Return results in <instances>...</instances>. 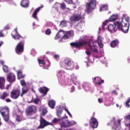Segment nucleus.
Here are the masks:
<instances>
[{
    "mask_svg": "<svg viewBox=\"0 0 130 130\" xmlns=\"http://www.w3.org/2000/svg\"><path fill=\"white\" fill-rule=\"evenodd\" d=\"M128 18H122L121 21L120 22L116 21L114 25L110 24L108 26V30L110 31L115 32L117 29L120 30L124 33H127L129 29V23Z\"/></svg>",
    "mask_w": 130,
    "mask_h": 130,
    "instance_id": "1",
    "label": "nucleus"
},
{
    "mask_svg": "<svg viewBox=\"0 0 130 130\" xmlns=\"http://www.w3.org/2000/svg\"><path fill=\"white\" fill-rule=\"evenodd\" d=\"M0 112L4 121L6 122H8L10 118L9 108L7 106L2 107L0 109Z\"/></svg>",
    "mask_w": 130,
    "mask_h": 130,
    "instance_id": "2",
    "label": "nucleus"
},
{
    "mask_svg": "<svg viewBox=\"0 0 130 130\" xmlns=\"http://www.w3.org/2000/svg\"><path fill=\"white\" fill-rule=\"evenodd\" d=\"M121 120H118L116 121L115 117H113L110 121V122L107 124L108 126H113L112 129L114 130H117L118 127L120 125Z\"/></svg>",
    "mask_w": 130,
    "mask_h": 130,
    "instance_id": "3",
    "label": "nucleus"
},
{
    "mask_svg": "<svg viewBox=\"0 0 130 130\" xmlns=\"http://www.w3.org/2000/svg\"><path fill=\"white\" fill-rule=\"evenodd\" d=\"M25 41L22 40L17 44L15 48L16 53L19 55H21L24 52Z\"/></svg>",
    "mask_w": 130,
    "mask_h": 130,
    "instance_id": "4",
    "label": "nucleus"
},
{
    "mask_svg": "<svg viewBox=\"0 0 130 130\" xmlns=\"http://www.w3.org/2000/svg\"><path fill=\"white\" fill-rule=\"evenodd\" d=\"M39 122L40 124L37 127V130L43 129L47 125L52 124L51 123L47 121L41 116L40 117Z\"/></svg>",
    "mask_w": 130,
    "mask_h": 130,
    "instance_id": "5",
    "label": "nucleus"
},
{
    "mask_svg": "<svg viewBox=\"0 0 130 130\" xmlns=\"http://www.w3.org/2000/svg\"><path fill=\"white\" fill-rule=\"evenodd\" d=\"M96 5V0H92L90 2L86 4V7L87 8V12L89 13L91 11V10L94 9Z\"/></svg>",
    "mask_w": 130,
    "mask_h": 130,
    "instance_id": "6",
    "label": "nucleus"
},
{
    "mask_svg": "<svg viewBox=\"0 0 130 130\" xmlns=\"http://www.w3.org/2000/svg\"><path fill=\"white\" fill-rule=\"evenodd\" d=\"M37 107L33 105L28 106L26 111V114L27 116H31L35 113L36 111Z\"/></svg>",
    "mask_w": 130,
    "mask_h": 130,
    "instance_id": "7",
    "label": "nucleus"
},
{
    "mask_svg": "<svg viewBox=\"0 0 130 130\" xmlns=\"http://www.w3.org/2000/svg\"><path fill=\"white\" fill-rule=\"evenodd\" d=\"M20 92V90L18 89H13L11 92V97L14 99H16L19 97Z\"/></svg>",
    "mask_w": 130,
    "mask_h": 130,
    "instance_id": "8",
    "label": "nucleus"
},
{
    "mask_svg": "<svg viewBox=\"0 0 130 130\" xmlns=\"http://www.w3.org/2000/svg\"><path fill=\"white\" fill-rule=\"evenodd\" d=\"M87 43L86 42H81L78 41L77 42H73L70 43V45L76 48H80L83 47L84 45L86 44Z\"/></svg>",
    "mask_w": 130,
    "mask_h": 130,
    "instance_id": "9",
    "label": "nucleus"
},
{
    "mask_svg": "<svg viewBox=\"0 0 130 130\" xmlns=\"http://www.w3.org/2000/svg\"><path fill=\"white\" fill-rule=\"evenodd\" d=\"M82 18V17L79 14H74L71 16L70 18L71 21L76 22L79 21Z\"/></svg>",
    "mask_w": 130,
    "mask_h": 130,
    "instance_id": "10",
    "label": "nucleus"
},
{
    "mask_svg": "<svg viewBox=\"0 0 130 130\" xmlns=\"http://www.w3.org/2000/svg\"><path fill=\"white\" fill-rule=\"evenodd\" d=\"M64 64L66 67H67L68 70H72L74 67L73 63H72L71 60L68 59H64Z\"/></svg>",
    "mask_w": 130,
    "mask_h": 130,
    "instance_id": "11",
    "label": "nucleus"
},
{
    "mask_svg": "<svg viewBox=\"0 0 130 130\" xmlns=\"http://www.w3.org/2000/svg\"><path fill=\"white\" fill-rule=\"evenodd\" d=\"M7 79L8 82L10 83L11 84L15 82L16 80L15 74L12 73L8 74L7 75Z\"/></svg>",
    "mask_w": 130,
    "mask_h": 130,
    "instance_id": "12",
    "label": "nucleus"
},
{
    "mask_svg": "<svg viewBox=\"0 0 130 130\" xmlns=\"http://www.w3.org/2000/svg\"><path fill=\"white\" fill-rule=\"evenodd\" d=\"M89 123L91 127L93 128H96L98 126V122L96 119L92 117L90 120Z\"/></svg>",
    "mask_w": 130,
    "mask_h": 130,
    "instance_id": "13",
    "label": "nucleus"
},
{
    "mask_svg": "<svg viewBox=\"0 0 130 130\" xmlns=\"http://www.w3.org/2000/svg\"><path fill=\"white\" fill-rule=\"evenodd\" d=\"M15 116L16 117V120L18 122H20L23 120V115L22 113L19 112L17 113L14 115V116Z\"/></svg>",
    "mask_w": 130,
    "mask_h": 130,
    "instance_id": "14",
    "label": "nucleus"
},
{
    "mask_svg": "<svg viewBox=\"0 0 130 130\" xmlns=\"http://www.w3.org/2000/svg\"><path fill=\"white\" fill-rule=\"evenodd\" d=\"M49 90V89L45 87H40L39 89V91L41 93H43L44 95H46Z\"/></svg>",
    "mask_w": 130,
    "mask_h": 130,
    "instance_id": "15",
    "label": "nucleus"
},
{
    "mask_svg": "<svg viewBox=\"0 0 130 130\" xmlns=\"http://www.w3.org/2000/svg\"><path fill=\"white\" fill-rule=\"evenodd\" d=\"M119 40L116 39L111 42L110 43V46L113 48L115 47L119 44Z\"/></svg>",
    "mask_w": 130,
    "mask_h": 130,
    "instance_id": "16",
    "label": "nucleus"
},
{
    "mask_svg": "<svg viewBox=\"0 0 130 130\" xmlns=\"http://www.w3.org/2000/svg\"><path fill=\"white\" fill-rule=\"evenodd\" d=\"M29 0H23L21 2V6L24 8H27L29 5Z\"/></svg>",
    "mask_w": 130,
    "mask_h": 130,
    "instance_id": "17",
    "label": "nucleus"
},
{
    "mask_svg": "<svg viewBox=\"0 0 130 130\" xmlns=\"http://www.w3.org/2000/svg\"><path fill=\"white\" fill-rule=\"evenodd\" d=\"M63 110V108L60 106L58 107L57 108V115L58 117H60L61 118L60 116L62 113Z\"/></svg>",
    "mask_w": 130,
    "mask_h": 130,
    "instance_id": "18",
    "label": "nucleus"
},
{
    "mask_svg": "<svg viewBox=\"0 0 130 130\" xmlns=\"http://www.w3.org/2000/svg\"><path fill=\"white\" fill-rule=\"evenodd\" d=\"M5 80L4 78L0 77V88L1 89H4V85Z\"/></svg>",
    "mask_w": 130,
    "mask_h": 130,
    "instance_id": "19",
    "label": "nucleus"
},
{
    "mask_svg": "<svg viewBox=\"0 0 130 130\" xmlns=\"http://www.w3.org/2000/svg\"><path fill=\"white\" fill-rule=\"evenodd\" d=\"M124 118L128 122L125 124V125L130 130V114L124 117Z\"/></svg>",
    "mask_w": 130,
    "mask_h": 130,
    "instance_id": "20",
    "label": "nucleus"
},
{
    "mask_svg": "<svg viewBox=\"0 0 130 130\" xmlns=\"http://www.w3.org/2000/svg\"><path fill=\"white\" fill-rule=\"evenodd\" d=\"M42 7H39L36 9L33 12L32 16L34 18L36 19H37V16L38 12L40 10Z\"/></svg>",
    "mask_w": 130,
    "mask_h": 130,
    "instance_id": "21",
    "label": "nucleus"
},
{
    "mask_svg": "<svg viewBox=\"0 0 130 130\" xmlns=\"http://www.w3.org/2000/svg\"><path fill=\"white\" fill-rule=\"evenodd\" d=\"M48 105L52 109H53L54 108L55 105V101L53 100H50L48 102Z\"/></svg>",
    "mask_w": 130,
    "mask_h": 130,
    "instance_id": "22",
    "label": "nucleus"
},
{
    "mask_svg": "<svg viewBox=\"0 0 130 130\" xmlns=\"http://www.w3.org/2000/svg\"><path fill=\"white\" fill-rule=\"evenodd\" d=\"M14 32H13L11 34L12 37L15 39L16 40H18L20 38H23L19 34H14L13 33Z\"/></svg>",
    "mask_w": 130,
    "mask_h": 130,
    "instance_id": "23",
    "label": "nucleus"
},
{
    "mask_svg": "<svg viewBox=\"0 0 130 130\" xmlns=\"http://www.w3.org/2000/svg\"><path fill=\"white\" fill-rule=\"evenodd\" d=\"M98 47L96 45H94L93 46H92L91 47L89 48V50L92 52L98 53Z\"/></svg>",
    "mask_w": 130,
    "mask_h": 130,
    "instance_id": "24",
    "label": "nucleus"
},
{
    "mask_svg": "<svg viewBox=\"0 0 130 130\" xmlns=\"http://www.w3.org/2000/svg\"><path fill=\"white\" fill-rule=\"evenodd\" d=\"M22 88V92L21 95V97L22 96L23 94L26 93L28 90V88L27 86L26 85L24 86Z\"/></svg>",
    "mask_w": 130,
    "mask_h": 130,
    "instance_id": "25",
    "label": "nucleus"
},
{
    "mask_svg": "<svg viewBox=\"0 0 130 130\" xmlns=\"http://www.w3.org/2000/svg\"><path fill=\"white\" fill-rule=\"evenodd\" d=\"M108 9V5H103L100 7V10L101 11H106Z\"/></svg>",
    "mask_w": 130,
    "mask_h": 130,
    "instance_id": "26",
    "label": "nucleus"
},
{
    "mask_svg": "<svg viewBox=\"0 0 130 130\" xmlns=\"http://www.w3.org/2000/svg\"><path fill=\"white\" fill-rule=\"evenodd\" d=\"M9 95V93L6 92H4L0 97V98L2 100H4Z\"/></svg>",
    "mask_w": 130,
    "mask_h": 130,
    "instance_id": "27",
    "label": "nucleus"
},
{
    "mask_svg": "<svg viewBox=\"0 0 130 130\" xmlns=\"http://www.w3.org/2000/svg\"><path fill=\"white\" fill-rule=\"evenodd\" d=\"M25 75H23L22 74V72L21 71H18L17 73V77L18 79L23 78Z\"/></svg>",
    "mask_w": 130,
    "mask_h": 130,
    "instance_id": "28",
    "label": "nucleus"
},
{
    "mask_svg": "<svg viewBox=\"0 0 130 130\" xmlns=\"http://www.w3.org/2000/svg\"><path fill=\"white\" fill-rule=\"evenodd\" d=\"M117 15L113 14L109 18V19L110 21H114L117 19Z\"/></svg>",
    "mask_w": 130,
    "mask_h": 130,
    "instance_id": "29",
    "label": "nucleus"
},
{
    "mask_svg": "<svg viewBox=\"0 0 130 130\" xmlns=\"http://www.w3.org/2000/svg\"><path fill=\"white\" fill-rule=\"evenodd\" d=\"M60 123V125L62 127H68L67 123V120L65 121H62Z\"/></svg>",
    "mask_w": 130,
    "mask_h": 130,
    "instance_id": "30",
    "label": "nucleus"
},
{
    "mask_svg": "<svg viewBox=\"0 0 130 130\" xmlns=\"http://www.w3.org/2000/svg\"><path fill=\"white\" fill-rule=\"evenodd\" d=\"M62 31L63 32L64 31L61 29L59 30L57 34L56 35V36L54 38V39L55 40L57 39L58 38H61V35H60L59 36H58V35H59V34Z\"/></svg>",
    "mask_w": 130,
    "mask_h": 130,
    "instance_id": "31",
    "label": "nucleus"
},
{
    "mask_svg": "<svg viewBox=\"0 0 130 130\" xmlns=\"http://www.w3.org/2000/svg\"><path fill=\"white\" fill-rule=\"evenodd\" d=\"M95 43H94V42H93L92 40H90L89 41L88 44L89 47V48H90L92 46H93L95 45Z\"/></svg>",
    "mask_w": 130,
    "mask_h": 130,
    "instance_id": "32",
    "label": "nucleus"
},
{
    "mask_svg": "<svg viewBox=\"0 0 130 130\" xmlns=\"http://www.w3.org/2000/svg\"><path fill=\"white\" fill-rule=\"evenodd\" d=\"M67 24L66 22L64 20H63L61 21L60 25L62 26V27H64L66 26V24Z\"/></svg>",
    "mask_w": 130,
    "mask_h": 130,
    "instance_id": "33",
    "label": "nucleus"
},
{
    "mask_svg": "<svg viewBox=\"0 0 130 130\" xmlns=\"http://www.w3.org/2000/svg\"><path fill=\"white\" fill-rule=\"evenodd\" d=\"M130 102V98H128V100L125 103V106L127 108L130 107V104L129 103Z\"/></svg>",
    "mask_w": 130,
    "mask_h": 130,
    "instance_id": "34",
    "label": "nucleus"
},
{
    "mask_svg": "<svg viewBox=\"0 0 130 130\" xmlns=\"http://www.w3.org/2000/svg\"><path fill=\"white\" fill-rule=\"evenodd\" d=\"M47 112V109L45 108L42 109V112L41 113V115L43 116H45Z\"/></svg>",
    "mask_w": 130,
    "mask_h": 130,
    "instance_id": "35",
    "label": "nucleus"
},
{
    "mask_svg": "<svg viewBox=\"0 0 130 130\" xmlns=\"http://www.w3.org/2000/svg\"><path fill=\"white\" fill-rule=\"evenodd\" d=\"M38 63L40 64V66H42L40 65V64L43 65L45 64V63L44 62V60H42L40 59H38Z\"/></svg>",
    "mask_w": 130,
    "mask_h": 130,
    "instance_id": "36",
    "label": "nucleus"
},
{
    "mask_svg": "<svg viewBox=\"0 0 130 130\" xmlns=\"http://www.w3.org/2000/svg\"><path fill=\"white\" fill-rule=\"evenodd\" d=\"M3 69L4 71L5 72H7L8 71V67L5 65H4L3 67Z\"/></svg>",
    "mask_w": 130,
    "mask_h": 130,
    "instance_id": "37",
    "label": "nucleus"
},
{
    "mask_svg": "<svg viewBox=\"0 0 130 130\" xmlns=\"http://www.w3.org/2000/svg\"><path fill=\"white\" fill-rule=\"evenodd\" d=\"M65 1L68 4H75V3L73 2V0H65Z\"/></svg>",
    "mask_w": 130,
    "mask_h": 130,
    "instance_id": "38",
    "label": "nucleus"
},
{
    "mask_svg": "<svg viewBox=\"0 0 130 130\" xmlns=\"http://www.w3.org/2000/svg\"><path fill=\"white\" fill-rule=\"evenodd\" d=\"M60 8L61 9H64L66 8V5L64 3H63L62 4H60Z\"/></svg>",
    "mask_w": 130,
    "mask_h": 130,
    "instance_id": "39",
    "label": "nucleus"
},
{
    "mask_svg": "<svg viewBox=\"0 0 130 130\" xmlns=\"http://www.w3.org/2000/svg\"><path fill=\"white\" fill-rule=\"evenodd\" d=\"M45 34L47 35H50L51 34V31L50 29H47L45 31Z\"/></svg>",
    "mask_w": 130,
    "mask_h": 130,
    "instance_id": "40",
    "label": "nucleus"
},
{
    "mask_svg": "<svg viewBox=\"0 0 130 130\" xmlns=\"http://www.w3.org/2000/svg\"><path fill=\"white\" fill-rule=\"evenodd\" d=\"M40 101V99H39L38 98H36L34 99L33 102L35 104H38Z\"/></svg>",
    "mask_w": 130,
    "mask_h": 130,
    "instance_id": "41",
    "label": "nucleus"
},
{
    "mask_svg": "<svg viewBox=\"0 0 130 130\" xmlns=\"http://www.w3.org/2000/svg\"><path fill=\"white\" fill-rule=\"evenodd\" d=\"M69 37L67 35V34H65L62 37V38L60 40V41H61L62 39L65 40L69 38Z\"/></svg>",
    "mask_w": 130,
    "mask_h": 130,
    "instance_id": "42",
    "label": "nucleus"
},
{
    "mask_svg": "<svg viewBox=\"0 0 130 130\" xmlns=\"http://www.w3.org/2000/svg\"><path fill=\"white\" fill-rule=\"evenodd\" d=\"M72 31L71 30L66 31V34L69 37L71 36L72 35Z\"/></svg>",
    "mask_w": 130,
    "mask_h": 130,
    "instance_id": "43",
    "label": "nucleus"
},
{
    "mask_svg": "<svg viewBox=\"0 0 130 130\" xmlns=\"http://www.w3.org/2000/svg\"><path fill=\"white\" fill-rule=\"evenodd\" d=\"M67 120V123L68 124V127L72 126L74 125L73 123L72 122L68 120Z\"/></svg>",
    "mask_w": 130,
    "mask_h": 130,
    "instance_id": "44",
    "label": "nucleus"
},
{
    "mask_svg": "<svg viewBox=\"0 0 130 130\" xmlns=\"http://www.w3.org/2000/svg\"><path fill=\"white\" fill-rule=\"evenodd\" d=\"M20 83L21 85L23 86L26 85V83L24 80H21L20 81Z\"/></svg>",
    "mask_w": 130,
    "mask_h": 130,
    "instance_id": "45",
    "label": "nucleus"
},
{
    "mask_svg": "<svg viewBox=\"0 0 130 130\" xmlns=\"http://www.w3.org/2000/svg\"><path fill=\"white\" fill-rule=\"evenodd\" d=\"M97 40L98 43H102V41L101 39V36H98Z\"/></svg>",
    "mask_w": 130,
    "mask_h": 130,
    "instance_id": "46",
    "label": "nucleus"
},
{
    "mask_svg": "<svg viewBox=\"0 0 130 130\" xmlns=\"http://www.w3.org/2000/svg\"><path fill=\"white\" fill-rule=\"evenodd\" d=\"M60 120V119L57 118H55L52 121V123H56L59 121Z\"/></svg>",
    "mask_w": 130,
    "mask_h": 130,
    "instance_id": "47",
    "label": "nucleus"
},
{
    "mask_svg": "<svg viewBox=\"0 0 130 130\" xmlns=\"http://www.w3.org/2000/svg\"><path fill=\"white\" fill-rule=\"evenodd\" d=\"M107 25V23L106 22H104L103 23V25L102 26V29L103 30H104L105 28H104V26L106 25Z\"/></svg>",
    "mask_w": 130,
    "mask_h": 130,
    "instance_id": "48",
    "label": "nucleus"
},
{
    "mask_svg": "<svg viewBox=\"0 0 130 130\" xmlns=\"http://www.w3.org/2000/svg\"><path fill=\"white\" fill-rule=\"evenodd\" d=\"M54 57L56 59H59V55L56 54H55L54 55Z\"/></svg>",
    "mask_w": 130,
    "mask_h": 130,
    "instance_id": "49",
    "label": "nucleus"
},
{
    "mask_svg": "<svg viewBox=\"0 0 130 130\" xmlns=\"http://www.w3.org/2000/svg\"><path fill=\"white\" fill-rule=\"evenodd\" d=\"M70 89L71 90H70V91L71 92H73L75 90V87L74 86H72L71 87Z\"/></svg>",
    "mask_w": 130,
    "mask_h": 130,
    "instance_id": "50",
    "label": "nucleus"
},
{
    "mask_svg": "<svg viewBox=\"0 0 130 130\" xmlns=\"http://www.w3.org/2000/svg\"><path fill=\"white\" fill-rule=\"evenodd\" d=\"M104 81L103 80H101V82H98V81H96V83L97 84L101 85L102 83H103L104 82Z\"/></svg>",
    "mask_w": 130,
    "mask_h": 130,
    "instance_id": "51",
    "label": "nucleus"
},
{
    "mask_svg": "<svg viewBox=\"0 0 130 130\" xmlns=\"http://www.w3.org/2000/svg\"><path fill=\"white\" fill-rule=\"evenodd\" d=\"M86 53L87 55H90L91 54V53L90 51L88 50H87L86 51Z\"/></svg>",
    "mask_w": 130,
    "mask_h": 130,
    "instance_id": "52",
    "label": "nucleus"
},
{
    "mask_svg": "<svg viewBox=\"0 0 130 130\" xmlns=\"http://www.w3.org/2000/svg\"><path fill=\"white\" fill-rule=\"evenodd\" d=\"M98 44L99 47L101 48H102L103 47V45L102 44V43H98Z\"/></svg>",
    "mask_w": 130,
    "mask_h": 130,
    "instance_id": "53",
    "label": "nucleus"
},
{
    "mask_svg": "<svg viewBox=\"0 0 130 130\" xmlns=\"http://www.w3.org/2000/svg\"><path fill=\"white\" fill-rule=\"evenodd\" d=\"M17 28H15L14 29V31H13V32H14V33H13L14 34H18L19 33L18 32V31L17 30Z\"/></svg>",
    "mask_w": 130,
    "mask_h": 130,
    "instance_id": "54",
    "label": "nucleus"
},
{
    "mask_svg": "<svg viewBox=\"0 0 130 130\" xmlns=\"http://www.w3.org/2000/svg\"><path fill=\"white\" fill-rule=\"evenodd\" d=\"M10 28L9 26L8 25H7L5 26L4 29L5 30H8Z\"/></svg>",
    "mask_w": 130,
    "mask_h": 130,
    "instance_id": "55",
    "label": "nucleus"
},
{
    "mask_svg": "<svg viewBox=\"0 0 130 130\" xmlns=\"http://www.w3.org/2000/svg\"><path fill=\"white\" fill-rule=\"evenodd\" d=\"M5 101L7 102H11V100L9 98H8L5 100Z\"/></svg>",
    "mask_w": 130,
    "mask_h": 130,
    "instance_id": "56",
    "label": "nucleus"
},
{
    "mask_svg": "<svg viewBox=\"0 0 130 130\" xmlns=\"http://www.w3.org/2000/svg\"><path fill=\"white\" fill-rule=\"evenodd\" d=\"M112 94H115L116 95L117 94V93L115 90H113L112 91Z\"/></svg>",
    "mask_w": 130,
    "mask_h": 130,
    "instance_id": "57",
    "label": "nucleus"
},
{
    "mask_svg": "<svg viewBox=\"0 0 130 130\" xmlns=\"http://www.w3.org/2000/svg\"><path fill=\"white\" fill-rule=\"evenodd\" d=\"M98 101L100 103H102L103 102V101L102 100V99H101L100 98H99L98 99Z\"/></svg>",
    "mask_w": 130,
    "mask_h": 130,
    "instance_id": "58",
    "label": "nucleus"
},
{
    "mask_svg": "<svg viewBox=\"0 0 130 130\" xmlns=\"http://www.w3.org/2000/svg\"><path fill=\"white\" fill-rule=\"evenodd\" d=\"M10 85H7V86L6 88V89L7 90L8 89H9V87L10 86Z\"/></svg>",
    "mask_w": 130,
    "mask_h": 130,
    "instance_id": "59",
    "label": "nucleus"
},
{
    "mask_svg": "<svg viewBox=\"0 0 130 130\" xmlns=\"http://www.w3.org/2000/svg\"><path fill=\"white\" fill-rule=\"evenodd\" d=\"M4 36V35L2 32H0V37H3Z\"/></svg>",
    "mask_w": 130,
    "mask_h": 130,
    "instance_id": "60",
    "label": "nucleus"
},
{
    "mask_svg": "<svg viewBox=\"0 0 130 130\" xmlns=\"http://www.w3.org/2000/svg\"><path fill=\"white\" fill-rule=\"evenodd\" d=\"M68 114L72 118V116L71 114L69 112L68 113Z\"/></svg>",
    "mask_w": 130,
    "mask_h": 130,
    "instance_id": "61",
    "label": "nucleus"
},
{
    "mask_svg": "<svg viewBox=\"0 0 130 130\" xmlns=\"http://www.w3.org/2000/svg\"><path fill=\"white\" fill-rule=\"evenodd\" d=\"M0 63L2 65H3L4 63V62L3 61H0Z\"/></svg>",
    "mask_w": 130,
    "mask_h": 130,
    "instance_id": "62",
    "label": "nucleus"
},
{
    "mask_svg": "<svg viewBox=\"0 0 130 130\" xmlns=\"http://www.w3.org/2000/svg\"><path fill=\"white\" fill-rule=\"evenodd\" d=\"M64 109L67 112V113L69 112L68 109H66V108H65Z\"/></svg>",
    "mask_w": 130,
    "mask_h": 130,
    "instance_id": "63",
    "label": "nucleus"
},
{
    "mask_svg": "<svg viewBox=\"0 0 130 130\" xmlns=\"http://www.w3.org/2000/svg\"><path fill=\"white\" fill-rule=\"evenodd\" d=\"M64 109L67 112V113L69 112L68 109H66V108H65Z\"/></svg>",
    "mask_w": 130,
    "mask_h": 130,
    "instance_id": "64",
    "label": "nucleus"
}]
</instances>
